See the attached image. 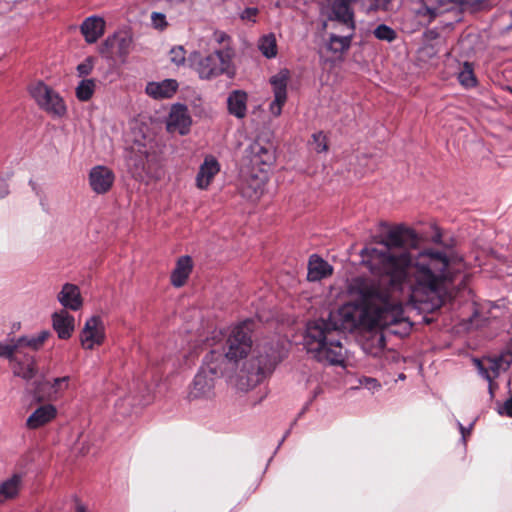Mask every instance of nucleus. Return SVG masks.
Returning a JSON list of instances; mask_svg holds the SVG:
<instances>
[{
    "label": "nucleus",
    "instance_id": "1",
    "mask_svg": "<svg viewBox=\"0 0 512 512\" xmlns=\"http://www.w3.org/2000/svg\"><path fill=\"white\" fill-rule=\"evenodd\" d=\"M414 230L399 225L391 228L380 247H366L362 261L383 284L358 276L347 282L351 301L331 313L328 320L309 322L304 336L307 353L320 362L340 365L345 360L340 330L381 329L400 337L412 324L404 315L403 300L440 307L467 278L466 264L458 255L428 248L413 253L405 248L416 241Z\"/></svg>",
    "mask_w": 512,
    "mask_h": 512
},
{
    "label": "nucleus",
    "instance_id": "2",
    "mask_svg": "<svg viewBox=\"0 0 512 512\" xmlns=\"http://www.w3.org/2000/svg\"><path fill=\"white\" fill-rule=\"evenodd\" d=\"M322 14L327 17L326 27L339 29L340 34L331 33L327 48L334 53H342L350 47L354 33V14L347 0H324Z\"/></svg>",
    "mask_w": 512,
    "mask_h": 512
},
{
    "label": "nucleus",
    "instance_id": "3",
    "mask_svg": "<svg viewBox=\"0 0 512 512\" xmlns=\"http://www.w3.org/2000/svg\"><path fill=\"white\" fill-rule=\"evenodd\" d=\"M235 51L232 47H219L206 55L194 52L189 57L190 67L202 80H213L221 75L233 78L236 74Z\"/></svg>",
    "mask_w": 512,
    "mask_h": 512
},
{
    "label": "nucleus",
    "instance_id": "4",
    "mask_svg": "<svg viewBox=\"0 0 512 512\" xmlns=\"http://www.w3.org/2000/svg\"><path fill=\"white\" fill-rule=\"evenodd\" d=\"M214 358L215 351H210L205 356L203 365L189 388L188 398L190 400L209 399L214 395L215 379L224 369Z\"/></svg>",
    "mask_w": 512,
    "mask_h": 512
},
{
    "label": "nucleus",
    "instance_id": "5",
    "mask_svg": "<svg viewBox=\"0 0 512 512\" xmlns=\"http://www.w3.org/2000/svg\"><path fill=\"white\" fill-rule=\"evenodd\" d=\"M255 356L247 368V385L252 387L271 374L281 361L280 351L271 345L258 347Z\"/></svg>",
    "mask_w": 512,
    "mask_h": 512
},
{
    "label": "nucleus",
    "instance_id": "6",
    "mask_svg": "<svg viewBox=\"0 0 512 512\" xmlns=\"http://www.w3.org/2000/svg\"><path fill=\"white\" fill-rule=\"evenodd\" d=\"M228 349L223 354L217 349H213L215 351L214 360L219 363L223 368L224 364L227 361H237L247 355V353L251 349V336H250V327L247 323L236 326L228 340H227Z\"/></svg>",
    "mask_w": 512,
    "mask_h": 512
},
{
    "label": "nucleus",
    "instance_id": "7",
    "mask_svg": "<svg viewBox=\"0 0 512 512\" xmlns=\"http://www.w3.org/2000/svg\"><path fill=\"white\" fill-rule=\"evenodd\" d=\"M31 97L40 109L55 118L65 116L67 112L63 98L55 90L43 82H37L29 87Z\"/></svg>",
    "mask_w": 512,
    "mask_h": 512
},
{
    "label": "nucleus",
    "instance_id": "8",
    "mask_svg": "<svg viewBox=\"0 0 512 512\" xmlns=\"http://www.w3.org/2000/svg\"><path fill=\"white\" fill-rule=\"evenodd\" d=\"M474 363L479 373L489 382V393L494 397L495 384L493 379L497 377L501 370H506L512 363V353L505 352L498 357H487L483 360L474 359Z\"/></svg>",
    "mask_w": 512,
    "mask_h": 512
},
{
    "label": "nucleus",
    "instance_id": "9",
    "mask_svg": "<svg viewBox=\"0 0 512 512\" xmlns=\"http://www.w3.org/2000/svg\"><path fill=\"white\" fill-rule=\"evenodd\" d=\"M267 171L254 170L244 168L242 171V180L240 185V192L243 197L256 201L265 191V186L268 181Z\"/></svg>",
    "mask_w": 512,
    "mask_h": 512
},
{
    "label": "nucleus",
    "instance_id": "10",
    "mask_svg": "<svg viewBox=\"0 0 512 512\" xmlns=\"http://www.w3.org/2000/svg\"><path fill=\"white\" fill-rule=\"evenodd\" d=\"M106 339L105 324L100 316L89 317L80 332V345L85 350H94L101 346Z\"/></svg>",
    "mask_w": 512,
    "mask_h": 512
},
{
    "label": "nucleus",
    "instance_id": "11",
    "mask_svg": "<svg viewBox=\"0 0 512 512\" xmlns=\"http://www.w3.org/2000/svg\"><path fill=\"white\" fill-rule=\"evenodd\" d=\"M290 79V72L288 69H281L270 78V83L273 87L274 100L271 102L269 110L274 116H279L282 111V106L287 100V84Z\"/></svg>",
    "mask_w": 512,
    "mask_h": 512
},
{
    "label": "nucleus",
    "instance_id": "12",
    "mask_svg": "<svg viewBox=\"0 0 512 512\" xmlns=\"http://www.w3.org/2000/svg\"><path fill=\"white\" fill-rule=\"evenodd\" d=\"M191 125L192 118L188 108L182 104L172 105L166 120V128L168 132L186 135L189 133Z\"/></svg>",
    "mask_w": 512,
    "mask_h": 512
},
{
    "label": "nucleus",
    "instance_id": "13",
    "mask_svg": "<svg viewBox=\"0 0 512 512\" xmlns=\"http://www.w3.org/2000/svg\"><path fill=\"white\" fill-rule=\"evenodd\" d=\"M246 157L249 163L245 168L254 170H264L269 173V168L274 162V153L272 150L264 147L259 142H253L250 144L246 151Z\"/></svg>",
    "mask_w": 512,
    "mask_h": 512
},
{
    "label": "nucleus",
    "instance_id": "14",
    "mask_svg": "<svg viewBox=\"0 0 512 512\" xmlns=\"http://www.w3.org/2000/svg\"><path fill=\"white\" fill-rule=\"evenodd\" d=\"M89 185L96 194H105L112 188L115 181L114 172L103 165L91 168L88 175Z\"/></svg>",
    "mask_w": 512,
    "mask_h": 512
},
{
    "label": "nucleus",
    "instance_id": "15",
    "mask_svg": "<svg viewBox=\"0 0 512 512\" xmlns=\"http://www.w3.org/2000/svg\"><path fill=\"white\" fill-rule=\"evenodd\" d=\"M25 475L26 473L23 470H18L0 482V504L18 498L23 488Z\"/></svg>",
    "mask_w": 512,
    "mask_h": 512
},
{
    "label": "nucleus",
    "instance_id": "16",
    "mask_svg": "<svg viewBox=\"0 0 512 512\" xmlns=\"http://www.w3.org/2000/svg\"><path fill=\"white\" fill-rule=\"evenodd\" d=\"M58 415V409L51 403L39 405L26 419L25 425L30 430H36L53 422Z\"/></svg>",
    "mask_w": 512,
    "mask_h": 512
},
{
    "label": "nucleus",
    "instance_id": "17",
    "mask_svg": "<svg viewBox=\"0 0 512 512\" xmlns=\"http://www.w3.org/2000/svg\"><path fill=\"white\" fill-rule=\"evenodd\" d=\"M57 301L64 308L63 310L78 311L83 307L84 299L80 288L73 283H65L57 293Z\"/></svg>",
    "mask_w": 512,
    "mask_h": 512
},
{
    "label": "nucleus",
    "instance_id": "18",
    "mask_svg": "<svg viewBox=\"0 0 512 512\" xmlns=\"http://www.w3.org/2000/svg\"><path fill=\"white\" fill-rule=\"evenodd\" d=\"M179 87L175 79H164L162 81L148 82L145 92L156 100L168 99L174 96Z\"/></svg>",
    "mask_w": 512,
    "mask_h": 512
},
{
    "label": "nucleus",
    "instance_id": "19",
    "mask_svg": "<svg viewBox=\"0 0 512 512\" xmlns=\"http://www.w3.org/2000/svg\"><path fill=\"white\" fill-rule=\"evenodd\" d=\"M220 171V164L213 156H206L196 176V186L205 190Z\"/></svg>",
    "mask_w": 512,
    "mask_h": 512
},
{
    "label": "nucleus",
    "instance_id": "20",
    "mask_svg": "<svg viewBox=\"0 0 512 512\" xmlns=\"http://www.w3.org/2000/svg\"><path fill=\"white\" fill-rule=\"evenodd\" d=\"M52 326L60 339H69L75 329V318L66 310L52 314Z\"/></svg>",
    "mask_w": 512,
    "mask_h": 512
},
{
    "label": "nucleus",
    "instance_id": "21",
    "mask_svg": "<svg viewBox=\"0 0 512 512\" xmlns=\"http://www.w3.org/2000/svg\"><path fill=\"white\" fill-rule=\"evenodd\" d=\"M148 156V149L145 144L135 142L130 147L127 154V162L134 175H140L145 170Z\"/></svg>",
    "mask_w": 512,
    "mask_h": 512
},
{
    "label": "nucleus",
    "instance_id": "22",
    "mask_svg": "<svg viewBox=\"0 0 512 512\" xmlns=\"http://www.w3.org/2000/svg\"><path fill=\"white\" fill-rule=\"evenodd\" d=\"M10 364L13 374L24 380H30L37 374L36 360L31 355L24 354L22 358L16 355Z\"/></svg>",
    "mask_w": 512,
    "mask_h": 512
},
{
    "label": "nucleus",
    "instance_id": "23",
    "mask_svg": "<svg viewBox=\"0 0 512 512\" xmlns=\"http://www.w3.org/2000/svg\"><path fill=\"white\" fill-rule=\"evenodd\" d=\"M80 30L87 43H94L104 34L105 21L102 17L90 16L83 21Z\"/></svg>",
    "mask_w": 512,
    "mask_h": 512
},
{
    "label": "nucleus",
    "instance_id": "24",
    "mask_svg": "<svg viewBox=\"0 0 512 512\" xmlns=\"http://www.w3.org/2000/svg\"><path fill=\"white\" fill-rule=\"evenodd\" d=\"M193 269V262L190 256L184 255L177 259L175 268L171 273V284L174 287H182Z\"/></svg>",
    "mask_w": 512,
    "mask_h": 512
},
{
    "label": "nucleus",
    "instance_id": "25",
    "mask_svg": "<svg viewBox=\"0 0 512 512\" xmlns=\"http://www.w3.org/2000/svg\"><path fill=\"white\" fill-rule=\"evenodd\" d=\"M248 95L242 90L232 91L227 98L228 111L231 115L242 119L247 113Z\"/></svg>",
    "mask_w": 512,
    "mask_h": 512
},
{
    "label": "nucleus",
    "instance_id": "26",
    "mask_svg": "<svg viewBox=\"0 0 512 512\" xmlns=\"http://www.w3.org/2000/svg\"><path fill=\"white\" fill-rule=\"evenodd\" d=\"M333 272L332 266L316 255L310 257L308 263V280L319 281L330 276Z\"/></svg>",
    "mask_w": 512,
    "mask_h": 512
},
{
    "label": "nucleus",
    "instance_id": "27",
    "mask_svg": "<svg viewBox=\"0 0 512 512\" xmlns=\"http://www.w3.org/2000/svg\"><path fill=\"white\" fill-rule=\"evenodd\" d=\"M51 333L48 330H42L39 333L32 336H22L17 338L20 354H23L22 349L29 347L33 350H38L45 341L50 337Z\"/></svg>",
    "mask_w": 512,
    "mask_h": 512
},
{
    "label": "nucleus",
    "instance_id": "28",
    "mask_svg": "<svg viewBox=\"0 0 512 512\" xmlns=\"http://www.w3.org/2000/svg\"><path fill=\"white\" fill-rule=\"evenodd\" d=\"M45 384L49 386L47 398L49 400L59 398L66 390L69 389L70 377L63 376L54 378L52 381H46Z\"/></svg>",
    "mask_w": 512,
    "mask_h": 512
},
{
    "label": "nucleus",
    "instance_id": "29",
    "mask_svg": "<svg viewBox=\"0 0 512 512\" xmlns=\"http://www.w3.org/2000/svg\"><path fill=\"white\" fill-rule=\"evenodd\" d=\"M384 347L385 337L380 331L373 332L371 339L363 344L364 351L372 356H379Z\"/></svg>",
    "mask_w": 512,
    "mask_h": 512
},
{
    "label": "nucleus",
    "instance_id": "30",
    "mask_svg": "<svg viewBox=\"0 0 512 512\" xmlns=\"http://www.w3.org/2000/svg\"><path fill=\"white\" fill-rule=\"evenodd\" d=\"M459 83L466 89L476 86L477 79L474 75L473 67L470 63L464 62L458 73Z\"/></svg>",
    "mask_w": 512,
    "mask_h": 512
},
{
    "label": "nucleus",
    "instance_id": "31",
    "mask_svg": "<svg viewBox=\"0 0 512 512\" xmlns=\"http://www.w3.org/2000/svg\"><path fill=\"white\" fill-rule=\"evenodd\" d=\"M258 48L267 58H273L277 54L276 39L273 34L265 35L259 40Z\"/></svg>",
    "mask_w": 512,
    "mask_h": 512
},
{
    "label": "nucleus",
    "instance_id": "32",
    "mask_svg": "<svg viewBox=\"0 0 512 512\" xmlns=\"http://www.w3.org/2000/svg\"><path fill=\"white\" fill-rule=\"evenodd\" d=\"M96 87L95 80L84 79L76 87V97L80 101H88L94 94Z\"/></svg>",
    "mask_w": 512,
    "mask_h": 512
},
{
    "label": "nucleus",
    "instance_id": "33",
    "mask_svg": "<svg viewBox=\"0 0 512 512\" xmlns=\"http://www.w3.org/2000/svg\"><path fill=\"white\" fill-rule=\"evenodd\" d=\"M16 355H21L17 339H10L5 342H0V357L8 359L11 363L14 361Z\"/></svg>",
    "mask_w": 512,
    "mask_h": 512
},
{
    "label": "nucleus",
    "instance_id": "34",
    "mask_svg": "<svg viewBox=\"0 0 512 512\" xmlns=\"http://www.w3.org/2000/svg\"><path fill=\"white\" fill-rule=\"evenodd\" d=\"M107 45L115 46L117 52L121 57H125L129 53L130 39L125 36L115 35L106 40Z\"/></svg>",
    "mask_w": 512,
    "mask_h": 512
},
{
    "label": "nucleus",
    "instance_id": "35",
    "mask_svg": "<svg viewBox=\"0 0 512 512\" xmlns=\"http://www.w3.org/2000/svg\"><path fill=\"white\" fill-rule=\"evenodd\" d=\"M453 0H424V10L430 17H435L441 9H446Z\"/></svg>",
    "mask_w": 512,
    "mask_h": 512
},
{
    "label": "nucleus",
    "instance_id": "36",
    "mask_svg": "<svg viewBox=\"0 0 512 512\" xmlns=\"http://www.w3.org/2000/svg\"><path fill=\"white\" fill-rule=\"evenodd\" d=\"M374 35L379 40H385L388 42L393 41L396 38L395 31L387 25H379L374 30Z\"/></svg>",
    "mask_w": 512,
    "mask_h": 512
},
{
    "label": "nucleus",
    "instance_id": "37",
    "mask_svg": "<svg viewBox=\"0 0 512 512\" xmlns=\"http://www.w3.org/2000/svg\"><path fill=\"white\" fill-rule=\"evenodd\" d=\"M170 61L177 66L183 65L186 60V52L182 46H175L170 50Z\"/></svg>",
    "mask_w": 512,
    "mask_h": 512
},
{
    "label": "nucleus",
    "instance_id": "38",
    "mask_svg": "<svg viewBox=\"0 0 512 512\" xmlns=\"http://www.w3.org/2000/svg\"><path fill=\"white\" fill-rule=\"evenodd\" d=\"M314 150L318 153L325 152L328 149L326 136L322 132L313 134Z\"/></svg>",
    "mask_w": 512,
    "mask_h": 512
},
{
    "label": "nucleus",
    "instance_id": "39",
    "mask_svg": "<svg viewBox=\"0 0 512 512\" xmlns=\"http://www.w3.org/2000/svg\"><path fill=\"white\" fill-rule=\"evenodd\" d=\"M359 383L363 388L371 391L372 393L379 391L381 388L380 382L376 378L372 377H362L359 379Z\"/></svg>",
    "mask_w": 512,
    "mask_h": 512
},
{
    "label": "nucleus",
    "instance_id": "40",
    "mask_svg": "<svg viewBox=\"0 0 512 512\" xmlns=\"http://www.w3.org/2000/svg\"><path fill=\"white\" fill-rule=\"evenodd\" d=\"M212 40L220 45V47H232L230 36L223 31H215L213 33Z\"/></svg>",
    "mask_w": 512,
    "mask_h": 512
},
{
    "label": "nucleus",
    "instance_id": "41",
    "mask_svg": "<svg viewBox=\"0 0 512 512\" xmlns=\"http://www.w3.org/2000/svg\"><path fill=\"white\" fill-rule=\"evenodd\" d=\"M151 22L154 28L162 30L167 26L166 16L163 13L153 12Z\"/></svg>",
    "mask_w": 512,
    "mask_h": 512
},
{
    "label": "nucleus",
    "instance_id": "42",
    "mask_svg": "<svg viewBox=\"0 0 512 512\" xmlns=\"http://www.w3.org/2000/svg\"><path fill=\"white\" fill-rule=\"evenodd\" d=\"M93 69V63L91 59L85 60L77 66V71L80 76L89 75Z\"/></svg>",
    "mask_w": 512,
    "mask_h": 512
},
{
    "label": "nucleus",
    "instance_id": "43",
    "mask_svg": "<svg viewBox=\"0 0 512 512\" xmlns=\"http://www.w3.org/2000/svg\"><path fill=\"white\" fill-rule=\"evenodd\" d=\"M498 413L512 418V396L499 407Z\"/></svg>",
    "mask_w": 512,
    "mask_h": 512
},
{
    "label": "nucleus",
    "instance_id": "44",
    "mask_svg": "<svg viewBox=\"0 0 512 512\" xmlns=\"http://www.w3.org/2000/svg\"><path fill=\"white\" fill-rule=\"evenodd\" d=\"M257 12H258V10L256 8H247L242 12L241 18L243 20H248V21L254 22Z\"/></svg>",
    "mask_w": 512,
    "mask_h": 512
},
{
    "label": "nucleus",
    "instance_id": "45",
    "mask_svg": "<svg viewBox=\"0 0 512 512\" xmlns=\"http://www.w3.org/2000/svg\"><path fill=\"white\" fill-rule=\"evenodd\" d=\"M350 4V0H347ZM371 2L370 7L372 9L385 8L388 0H369Z\"/></svg>",
    "mask_w": 512,
    "mask_h": 512
},
{
    "label": "nucleus",
    "instance_id": "46",
    "mask_svg": "<svg viewBox=\"0 0 512 512\" xmlns=\"http://www.w3.org/2000/svg\"><path fill=\"white\" fill-rule=\"evenodd\" d=\"M458 426L462 435V440L465 442L466 436L470 433L472 425L469 428H465L461 423H458Z\"/></svg>",
    "mask_w": 512,
    "mask_h": 512
},
{
    "label": "nucleus",
    "instance_id": "47",
    "mask_svg": "<svg viewBox=\"0 0 512 512\" xmlns=\"http://www.w3.org/2000/svg\"><path fill=\"white\" fill-rule=\"evenodd\" d=\"M75 512H88V510L83 503L77 501L75 504Z\"/></svg>",
    "mask_w": 512,
    "mask_h": 512
},
{
    "label": "nucleus",
    "instance_id": "48",
    "mask_svg": "<svg viewBox=\"0 0 512 512\" xmlns=\"http://www.w3.org/2000/svg\"><path fill=\"white\" fill-rule=\"evenodd\" d=\"M1 184L3 185V189H2V191L0 193V197H3V196H5L8 193V189H7V187H6V185L4 183L1 182Z\"/></svg>",
    "mask_w": 512,
    "mask_h": 512
},
{
    "label": "nucleus",
    "instance_id": "49",
    "mask_svg": "<svg viewBox=\"0 0 512 512\" xmlns=\"http://www.w3.org/2000/svg\"><path fill=\"white\" fill-rule=\"evenodd\" d=\"M398 378H399L400 380H404V379H405V375L401 373V374L398 376Z\"/></svg>",
    "mask_w": 512,
    "mask_h": 512
},
{
    "label": "nucleus",
    "instance_id": "50",
    "mask_svg": "<svg viewBox=\"0 0 512 512\" xmlns=\"http://www.w3.org/2000/svg\"><path fill=\"white\" fill-rule=\"evenodd\" d=\"M434 242H439L440 241V236H437L436 238L433 239Z\"/></svg>",
    "mask_w": 512,
    "mask_h": 512
}]
</instances>
